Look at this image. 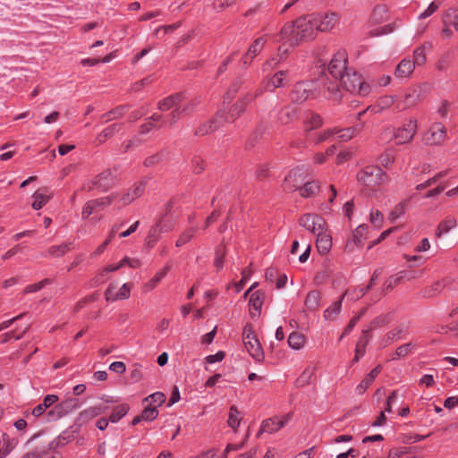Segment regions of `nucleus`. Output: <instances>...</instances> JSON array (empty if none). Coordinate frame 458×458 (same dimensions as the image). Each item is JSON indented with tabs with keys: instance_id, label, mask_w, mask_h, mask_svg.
<instances>
[{
	"instance_id": "nucleus-17",
	"label": "nucleus",
	"mask_w": 458,
	"mask_h": 458,
	"mask_svg": "<svg viewBox=\"0 0 458 458\" xmlns=\"http://www.w3.org/2000/svg\"><path fill=\"white\" fill-rule=\"evenodd\" d=\"M145 182L135 183L126 193L123 194L117 200L118 207H125L139 198L144 191Z\"/></svg>"
},
{
	"instance_id": "nucleus-27",
	"label": "nucleus",
	"mask_w": 458,
	"mask_h": 458,
	"mask_svg": "<svg viewBox=\"0 0 458 458\" xmlns=\"http://www.w3.org/2000/svg\"><path fill=\"white\" fill-rule=\"evenodd\" d=\"M381 370V366L374 368L356 386L355 392L357 394H362L368 389V387L376 379Z\"/></svg>"
},
{
	"instance_id": "nucleus-43",
	"label": "nucleus",
	"mask_w": 458,
	"mask_h": 458,
	"mask_svg": "<svg viewBox=\"0 0 458 458\" xmlns=\"http://www.w3.org/2000/svg\"><path fill=\"white\" fill-rule=\"evenodd\" d=\"M409 201L408 199H405L399 204H397L394 209L389 214V219L392 222L396 221L398 218L402 217L408 208Z\"/></svg>"
},
{
	"instance_id": "nucleus-14",
	"label": "nucleus",
	"mask_w": 458,
	"mask_h": 458,
	"mask_svg": "<svg viewBox=\"0 0 458 458\" xmlns=\"http://www.w3.org/2000/svg\"><path fill=\"white\" fill-rule=\"evenodd\" d=\"M262 93V90H258L255 94H248L244 98H240L230 109L228 114L224 117L227 123H233L239 115L245 110L248 103L255 99Z\"/></svg>"
},
{
	"instance_id": "nucleus-3",
	"label": "nucleus",
	"mask_w": 458,
	"mask_h": 458,
	"mask_svg": "<svg viewBox=\"0 0 458 458\" xmlns=\"http://www.w3.org/2000/svg\"><path fill=\"white\" fill-rule=\"evenodd\" d=\"M357 181L360 184L368 187H377L386 184L390 181L388 174L377 165H367L357 174Z\"/></svg>"
},
{
	"instance_id": "nucleus-28",
	"label": "nucleus",
	"mask_w": 458,
	"mask_h": 458,
	"mask_svg": "<svg viewBox=\"0 0 458 458\" xmlns=\"http://www.w3.org/2000/svg\"><path fill=\"white\" fill-rule=\"evenodd\" d=\"M443 25L451 26L458 32V8H449L442 16Z\"/></svg>"
},
{
	"instance_id": "nucleus-50",
	"label": "nucleus",
	"mask_w": 458,
	"mask_h": 458,
	"mask_svg": "<svg viewBox=\"0 0 458 458\" xmlns=\"http://www.w3.org/2000/svg\"><path fill=\"white\" fill-rule=\"evenodd\" d=\"M165 401V396L161 392H156L149 394L144 399L145 403H148L149 406H156L157 408L162 405Z\"/></svg>"
},
{
	"instance_id": "nucleus-9",
	"label": "nucleus",
	"mask_w": 458,
	"mask_h": 458,
	"mask_svg": "<svg viewBox=\"0 0 458 458\" xmlns=\"http://www.w3.org/2000/svg\"><path fill=\"white\" fill-rule=\"evenodd\" d=\"M421 98V85H414L409 88L401 98H398L396 109L404 111L414 106Z\"/></svg>"
},
{
	"instance_id": "nucleus-63",
	"label": "nucleus",
	"mask_w": 458,
	"mask_h": 458,
	"mask_svg": "<svg viewBox=\"0 0 458 458\" xmlns=\"http://www.w3.org/2000/svg\"><path fill=\"white\" fill-rule=\"evenodd\" d=\"M225 353L223 351H218L215 354H211L206 357V362L208 364H214L216 362H220L225 359Z\"/></svg>"
},
{
	"instance_id": "nucleus-12",
	"label": "nucleus",
	"mask_w": 458,
	"mask_h": 458,
	"mask_svg": "<svg viewBox=\"0 0 458 458\" xmlns=\"http://www.w3.org/2000/svg\"><path fill=\"white\" fill-rule=\"evenodd\" d=\"M182 94H176L174 96H170L168 98H164L162 101L159 102L158 108L161 111H167L171 108H174L172 113L170 114V124L176 122V120L180 116V109L182 107Z\"/></svg>"
},
{
	"instance_id": "nucleus-44",
	"label": "nucleus",
	"mask_w": 458,
	"mask_h": 458,
	"mask_svg": "<svg viewBox=\"0 0 458 458\" xmlns=\"http://www.w3.org/2000/svg\"><path fill=\"white\" fill-rule=\"evenodd\" d=\"M319 185L316 182H306L302 187L299 186L300 194L303 198H310L318 191Z\"/></svg>"
},
{
	"instance_id": "nucleus-25",
	"label": "nucleus",
	"mask_w": 458,
	"mask_h": 458,
	"mask_svg": "<svg viewBox=\"0 0 458 458\" xmlns=\"http://www.w3.org/2000/svg\"><path fill=\"white\" fill-rule=\"evenodd\" d=\"M262 304L263 294L259 292L252 293L249 301L250 315L252 318L259 317Z\"/></svg>"
},
{
	"instance_id": "nucleus-33",
	"label": "nucleus",
	"mask_w": 458,
	"mask_h": 458,
	"mask_svg": "<svg viewBox=\"0 0 458 458\" xmlns=\"http://www.w3.org/2000/svg\"><path fill=\"white\" fill-rule=\"evenodd\" d=\"M169 270V266H165L162 269L158 270L155 276L149 279L143 286L144 290L147 292L152 291L157 287L159 282L163 280V278L166 276Z\"/></svg>"
},
{
	"instance_id": "nucleus-52",
	"label": "nucleus",
	"mask_w": 458,
	"mask_h": 458,
	"mask_svg": "<svg viewBox=\"0 0 458 458\" xmlns=\"http://www.w3.org/2000/svg\"><path fill=\"white\" fill-rule=\"evenodd\" d=\"M158 416V411L156 406H146L140 413L143 421H152Z\"/></svg>"
},
{
	"instance_id": "nucleus-40",
	"label": "nucleus",
	"mask_w": 458,
	"mask_h": 458,
	"mask_svg": "<svg viewBox=\"0 0 458 458\" xmlns=\"http://www.w3.org/2000/svg\"><path fill=\"white\" fill-rule=\"evenodd\" d=\"M114 197V195H112L102 198L100 199H93L88 201V216L91 214L97 208L105 207L111 204Z\"/></svg>"
},
{
	"instance_id": "nucleus-56",
	"label": "nucleus",
	"mask_w": 458,
	"mask_h": 458,
	"mask_svg": "<svg viewBox=\"0 0 458 458\" xmlns=\"http://www.w3.org/2000/svg\"><path fill=\"white\" fill-rule=\"evenodd\" d=\"M196 229L193 227L185 230L179 237V239L176 241V246L181 247L191 241V239L193 237L195 233Z\"/></svg>"
},
{
	"instance_id": "nucleus-55",
	"label": "nucleus",
	"mask_w": 458,
	"mask_h": 458,
	"mask_svg": "<svg viewBox=\"0 0 458 458\" xmlns=\"http://www.w3.org/2000/svg\"><path fill=\"white\" fill-rule=\"evenodd\" d=\"M338 128H330L318 133L317 142H323L335 138Z\"/></svg>"
},
{
	"instance_id": "nucleus-61",
	"label": "nucleus",
	"mask_w": 458,
	"mask_h": 458,
	"mask_svg": "<svg viewBox=\"0 0 458 458\" xmlns=\"http://www.w3.org/2000/svg\"><path fill=\"white\" fill-rule=\"evenodd\" d=\"M49 283L48 279H44L37 284L27 285L24 289L25 293H35L41 290L46 284Z\"/></svg>"
},
{
	"instance_id": "nucleus-60",
	"label": "nucleus",
	"mask_w": 458,
	"mask_h": 458,
	"mask_svg": "<svg viewBox=\"0 0 458 458\" xmlns=\"http://www.w3.org/2000/svg\"><path fill=\"white\" fill-rule=\"evenodd\" d=\"M225 255L224 247H218L216 250L215 266L217 269L224 267V257Z\"/></svg>"
},
{
	"instance_id": "nucleus-26",
	"label": "nucleus",
	"mask_w": 458,
	"mask_h": 458,
	"mask_svg": "<svg viewBox=\"0 0 458 458\" xmlns=\"http://www.w3.org/2000/svg\"><path fill=\"white\" fill-rule=\"evenodd\" d=\"M131 284H123L118 290L115 295H112L111 291L105 292V297L106 301L114 302L118 300H127L131 295Z\"/></svg>"
},
{
	"instance_id": "nucleus-35",
	"label": "nucleus",
	"mask_w": 458,
	"mask_h": 458,
	"mask_svg": "<svg viewBox=\"0 0 458 458\" xmlns=\"http://www.w3.org/2000/svg\"><path fill=\"white\" fill-rule=\"evenodd\" d=\"M322 125L320 115L312 112H308L304 116V126L307 131L315 130Z\"/></svg>"
},
{
	"instance_id": "nucleus-21",
	"label": "nucleus",
	"mask_w": 458,
	"mask_h": 458,
	"mask_svg": "<svg viewBox=\"0 0 458 458\" xmlns=\"http://www.w3.org/2000/svg\"><path fill=\"white\" fill-rule=\"evenodd\" d=\"M114 182V176L108 170L99 174L92 182V187L102 191H107Z\"/></svg>"
},
{
	"instance_id": "nucleus-39",
	"label": "nucleus",
	"mask_w": 458,
	"mask_h": 458,
	"mask_svg": "<svg viewBox=\"0 0 458 458\" xmlns=\"http://www.w3.org/2000/svg\"><path fill=\"white\" fill-rule=\"evenodd\" d=\"M32 208L36 210L40 209L50 199L51 195L47 194V191H37L33 194Z\"/></svg>"
},
{
	"instance_id": "nucleus-22",
	"label": "nucleus",
	"mask_w": 458,
	"mask_h": 458,
	"mask_svg": "<svg viewBox=\"0 0 458 458\" xmlns=\"http://www.w3.org/2000/svg\"><path fill=\"white\" fill-rule=\"evenodd\" d=\"M297 117V110L290 105L284 106L277 114L276 123L286 125L293 123Z\"/></svg>"
},
{
	"instance_id": "nucleus-58",
	"label": "nucleus",
	"mask_w": 458,
	"mask_h": 458,
	"mask_svg": "<svg viewBox=\"0 0 458 458\" xmlns=\"http://www.w3.org/2000/svg\"><path fill=\"white\" fill-rule=\"evenodd\" d=\"M249 435L250 434L247 433L244 440L242 443H240V444H235V445L234 444H228L226 445V447H225V449L224 451V454H223L221 458H227V454L229 452H231V451H237V450L242 449L244 446V445H245V443H246V441H247V439L249 437Z\"/></svg>"
},
{
	"instance_id": "nucleus-45",
	"label": "nucleus",
	"mask_w": 458,
	"mask_h": 458,
	"mask_svg": "<svg viewBox=\"0 0 458 458\" xmlns=\"http://www.w3.org/2000/svg\"><path fill=\"white\" fill-rule=\"evenodd\" d=\"M242 85V79H237L235 81H233L224 96V103H230L234 98Z\"/></svg>"
},
{
	"instance_id": "nucleus-64",
	"label": "nucleus",
	"mask_w": 458,
	"mask_h": 458,
	"mask_svg": "<svg viewBox=\"0 0 458 458\" xmlns=\"http://www.w3.org/2000/svg\"><path fill=\"white\" fill-rule=\"evenodd\" d=\"M109 369L117 374H123L126 370V366L123 361H114L109 365Z\"/></svg>"
},
{
	"instance_id": "nucleus-13",
	"label": "nucleus",
	"mask_w": 458,
	"mask_h": 458,
	"mask_svg": "<svg viewBox=\"0 0 458 458\" xmlns=\"http://www.w3.org/2000/svg\"><path fill=\"white\" fill-rule=\"evenodd\" d=\"M295 26L299 29V33L303 40H309L315 38L317 30L311 14L303 15L295 20Z\"/></svg>"
},
{
	"instance_id": "nucleus-10",
	"label": "nucleus",
	"mask_w": 458,
	"mask_h": 458,
	"mask_svg": "<svg viewBox=\"0 0 458 458\" xmlns=\"http://www.w3.org/2000/svg\"><path fill=\"white\" fill-rule=\"evenodd\" d=\"M293 418V413L289 412L283 416H276L273 418H269L264 420L261 423L260 428L257 434V437H259L263 433L273 434L279 429L283 428L285 425L289 423V421Z\"/></svg>"
},
{
	"instance_id": "nucleus-18",
	"label": "nucleus",
	"mask_w": 458,
	"mask_h": 458,
	"mask_svg": "<svg viewBox=\"0 0 458 458\" xmlns=\"http://www.w3.org/2000/svg\"><path fill=\"white\" fill-rule=\"evenodd\" d=\"M416 65L411 57H404L397 64L394 70V76L400 80H408L411 77Z\"/></svg>"
},
{
	"instance_id": "nucleus-20",
	"label": "nucleus",
	"mask_w": 458,
	"mask_h": 458,
	"mask_svg": "<svg viewBox=\"0 0 458 458\" xmlns=\"http://www.w3.org/2000/svg\"><path fill=\"white\" fill-rule=\"evenodd\" d=\"M433 48V45L429 41L424 42L413 50L412 59L416 66H422L427 62V54Z\"/></svg>"
},
{
	"instance_id": "nucleus-6",
	"label": "nucleus",
	"mask_w": 458,
	"mask_h": 458,
	"mask_svg": "<svg viewBox=\"0 0 458 458\" xmlns=\"http://www.w3.org/2000/svg\"><path fill=\"white\" fill-rule=\"evenodd\" d=\"M418 130L416 118H410L401 126L394 130V140L396 145H404L412 141Z\"/></svg>"
},
{
	"instance_id": "nucleus-54",
	"label": "nucleus",
	"mask_w": 458,
	"mask_h": 458,
	"mask_svg": "<svg viewBox=\"0 0 458 458\" xmlns=\"http://www.w3.org/2000/svg\"><path fill=\"white\" fill-rule=\"evenodd\" d=\"M413 349V345L411 344H404L401 346H399L395 352L392 356V360H398L400 358L407 356L409 353L411 352Z\"/></svg>"
},
{
	"instance_id": "nucleus-47",
	"label": "nucleus",
	"mask_w": 458,
	"mask_h": 458,
	"mask_svg": "<svg viewBox=\"0 0 458 458\" xmlns=\"http://www.w3.org/2000/svg\"><path fill=\"white\" fill-rule=\"evenodd\" d=\"M342 308V300L334 302L324 311V318L327 320H334L340 313Z\"/></svg>"
},
{
	"instance_id": "nucleus-24",
	"label": "nucleus",
	"mask_w": 458,
	"mask_h": 458,
	"mask_svg": "<svg viewBox=\"0 0 458 458\" xmlns=\"http://www.w3.org/2000/svg\"><path fill=\"white\" fill-rule=\"evenodd\" d=\"M266 38L264 37L258 38L249 47L248 52L243 57V63L246 64L250 63L264 48Z\"/></svg>"
},
{
	"instance_id": "nucleus-62",
	"label": "nucleus",
	"mask_w": 458,
	"mask_h": 458,
	"mask_svg": "<svg viewBox=\"0 0 458 458\" xmlns=\"http://www.w3.org/2000/svg\"><path fill=\"white\" fill-rule=\"evenodd\" d=\"M398 396V392L396 390L393 391L389 396L387 397V400L386 402V407L384 411L387 413L392 412V406L396 403Z\"/></svg>"
},
{
	"instance_id": "nucleus-15",
	"label": "nucleus",
	"mask_w": 458,
	"mask_h": 458,
	"mask_svg": "<svg viewBox=\"0 0 458 458\" xmlns=\"http://www.w3.org/2000/svg\"><path fill=\"white\" fill-rule=\"evenodd\" d=\"M446 138V131L441 123H435L431 125L428 131L424 136L426 144L438 145Z\"/></svg>"
},
{
	"instance_id": "nucleus-38",
	"label": "nucleus",
	"mask_w": 458,
	"mask_h": 458,
	"mask_svg": "<svg viewBox=\"0 0 458 458\" xmlns=\"http://www.w3.org/2000/svg\"><path fill=\"white\" fill-rule=\"evenodd\" d=\"M320 302V294L318 291L310 292L305 299L304 305L310 311L316 310Z\"/></svg>"
},
{
	"instance_id": "nucleus-48",
	"label": "nucleus",
	"mask_w": 458,
	"mask_h": 458,
	"mask_svg": "<svg viewBox=\"0 0 458 458\" xmlns=\"http://www.w3.org/2000/svg\"><path fill=\"white\" fill-rule=\"evenodd\" d=\"M71 249H72L71 243H63L61 245L51 246L48 249L47 253L50 256L58 258V257L64 256L66 252L71 250Z\"/></svg>"
},
{
	"instance_id": "nucleus-7",
	"label": "nucleus",
	"mask_w": 458,
	"mask_h": 458,
	"mask_svg": "<svg viewBox=\"0 0 458 458\" xmlns=\"http://www.w3.org/2000/svg\"><path fill=\"white\" fill-rule=\"evenodd\" d=\"M243 344L249 354L258 362L264 360V352L259 341L257 339L250 326L243 329Z\"/></svg>"
},
{
	"instance_id": "nucleus-5",
	"label": "nucleus",
	"mask_w": 458,
	"mask_h": 458,
	"mask_svg": "<svg viewBox=\"0 0 458 458\" xmlns=\"http://www.w3.org/2000/svg\"><path fill=\"white\" fill-rule=\"evenodd\" d=\"M320 87L318 80L297 82L290 93V99L293 103L302 104L310 98H316L318 95V88Z\"/></svg>"
},
{
	"instance_id": "nucleus-4",
	"label": "nucleus",
	"mask_w": 458,
	"mask_h": 458,
	"mask_svg": "<svg viewBox=\"0 0 458 458\" xmlns=\"http://www.w3.org/2000/svg\"><path fill=\"white\" fill-rule=\"evenodd\" d=\"M339 82L347 91L362 97L368 96L371 92L370 85L367 84L362 77L352 69L345 72Z\"/></svg>"
},
{
	"instance_id": "nucleus-49",
	"label": "nucleus",
	"mask_w": 458,
	"mask_h": 458,
	"mask_svg": "<svg viewBox=\"0 0 458 458\" xmlns=\"http://www.w3.org/2000/svg\"><path fill=\"white\" fill-rule=\"evenodd\" d=\"M287 76V72L284 71L277 72L269 79L267 86H271L273 89L284 86V81Z\"/></svg>"
},
{
	"instance_id": "nucleus-37",
	"label": "nucleus",
	"mask_w": 458,
	"mask_h": 458,
	"mask_svg": "<svg viewBox=\"0 0 458 458\" xmlns=\"http://www.w3.org/2000/svg\"><path fill=\"white\" fill-rule=\"evenodd\" d=\"M388 19V11L386 5H377L374 8L370 20L373 23H382Z\"/></svg>"
},
{
	"instance_id": "nucleus-1",
	"label": "nucleus",
	"mask_w": 458,
	"mask_h": 458,
	"mask_svg": "<svg viewBox=\"0 0 458 458\" xmlns=\"http://www.w3.org/2000/svg\"><path fill=\"white\" fill-rule=\"evenodd\" d=\"M347 56L344 52L336 53L331 59L328 66L327 72L332 76V80L327 78V74L323 72L321 76L318 79V82L322 86L324 94L328 98H336L339 92V81L343 79L348 69Z\"/></svg>"
},
{
	"instance_id": "nucleus-41",
	"label": "nucleus",
	"mask_w": 458,
	"mask_h": 458,
	"mask_svg": "<svg viewBox=\"0 0 458 458\" xmlns=\"http://www.w3.org/2000/svg\"><path fill=\"white\" fill-rule=\"evenodd\" d=\"M129 409V405L126 403L116 406L109 417V421L112 423L118 422L128 413Z\"/></svg>"
},
{
	"instance_id": "nucleus-36",
	"label": "nucleus",
	"mask_w": 458,
	"mask_h": 458,
	"mask_svg": "<svg viewBox=\"0 0 458 458\" xmlns=\"http://www.w3.org/2000/svg\"><path fill=\"white\" fill-rule=\"evenodd\" d=\"M287 342L290 348L299 351L304 347L306 338L299 332H293L289 335Z\"/></svg>"
},
{
	"instance_id": "nucleus-16",
	"label": "nucleus",
	"mask_w": 458,
	"mask_h": 458,
	"mask_svg": "<svg viewBox=\"0 0 458 458\" xmlns=\"http://www.w3.org/2000/svg\"><path fill=\"white\" fill-rule=\"evenodd\" d=\"M303 174L300 168L293 169L285 176L283 188L285 191H294L303 182Z\"/></svg>"
},
{
	"instance_id": "nucleus-2",
	"label": "nucleus",
	"mask_w": 458,
	"mask_h": 458,
	"mask_svg": "<svg viewBox=\"0 0 458 458\" xmlns=\"http://www.w3.org/2000/svg\"><path fill=\"white\" fill-rule=\"evenodd\" d=\"M303 40L299 33V29L295 26V21L285 23L280 30V33L275 38V41L280 43L276 57H273L264 64V70L275 67L284 58L289 51Z\"/></svg>"
},
{
	"instance_id": "nucleus-11",
	"label": "nucleus",
	"mask_w": 458,
	"mask_h": 458,
	"mask_svg": "<svg viewBox=\"0 0 458 458\" xmlns=\"http://www.w3.org/2000/svg\"><path fill=\"white\" fill-rule=\"evenodd\" d=\"M300 225L316 235L327 228L326 220L322 216L310 213L300 218Z\"/></svg>"
},
{
	"instance_id": "nucleus-30",
	"label": "nucleus",
	"mask_w": 458,
	"mask_h": 458,
	"mask_svg": "<svg viewBox=\"0 0 458 458\" xmlns=\"http://www.w3.org/2000/svg\"><path fill=\"white\" fill-rule=\"evenodd\" d=\"M457 225L456 219L454 216H447L437 226L436 236L440 238L447 234Z\"/></svg>"
},
{
	"instance_id": "nucleus-8",
	"label": "nucleus",
	"mask_w": 458,
	"mask_h": 458,
	"mask_svg": "<svg viewBox=\"0 0 458 458\" xmlns=\"http://www.w3.org/2000/svg\"><path fill=\"white\" fill-rule=\"evenodd\" d=\"M317 31L327 32L336 25L339 17L335 12L311 13Z\"/></svg>"
},
{
	"instance_id": "nucleus-51",
	"label": "nucleus",
	"mask_w": 458,
	"mask_h": 458,
	"mask_svg": "<svg viewBox=\"0 0 458 458\" xmlns=\"http://www.w3.org/2000/svg\"><path fill=\"white\" fill-rule=\"evenodd\" d=\"M398 100V98L396 96H389L386 95L381 97L377 103V107L379 110H385L389 107H391L394 103L396 104Z\"/></svg>"
},
{
	"instance_id": "nucleus-34",
	"label": "nucleus",
	"mask_w": 458,
	"mask_h": 458,
	"mask_svg": "<svg viewBox=\"0 0 458 458\" xmlns=\"http://www.w3.org/2000/svg\"><path fill=\"white\" fill-rule=\"evenodd\" d=\"M242 420V417L241 416V413L238 411L237 407L234 405H232L229 409L227 425L234 432H236L241 424Z\"/></svg>"
},
{
	"instance_id": "nucleus-31",
	"label": "nucleus",
	"mask_w": 458,
	"mask_h": 458,
	"mask_svg": "<svg viewBox=\"0 0 458 458\" xmlns=\"http://www.w3.org/2000/svg\"><path fill=\"white\" fill-rule=\"evenodd\" d=\"M125 266L131 268H138L141 266V261L139 259L125 256L117 264L109 265V270L115 272Z\"/></svg>"
},
{
	"instance_id": "nucleus-59",
	"label": "nucleus",
	"mask_w": 458,
	"mask_h": 458,
	"mask_svg": "<svg viewBox=\"0 0 458 458\" xmlns=\"http://www.w3.org/2000/svg\"><path fill=\"white\" fill-rule=\"evenodd\" d=\"M383 214L379 210H372L370 212V222L377 228H380L383 224Z\"/></svg>"
},
{
	"instance_id": "nucleus-42",
	"label": "nucleus",
	"mask_w": 458,
	"mask_h": 458,
	"mask_svg": "<svg viewBox=\"0 0 458 458\" xmlns=\"http://www.w3.org/2000/svg\"><path fill=\"white\" fill-rule=\"evenodd\" d=\"M360 127H348L344 129H338V131L336 132L335 138L343 140V141H348L351 139L353 138L356 132L360 131Z\"/></svg>"
},
{
	"instance_id": "nucleus-19",
	"label": "nucleus",
	"mask_w": 458,
	"mask_h": 458,
	"mask_svg": "<svg viewBox=\"0 0 458 458\" xmlns=\"http://www.w3.org/2000/svg\"><path fill=\"white\" fill-rule=\"evenodd\" d=\"M316 247L320 255L329 253L333 245V239L327 228L316 235Z\"/></svg>"
},
{
	"instance_id": "nucleus-53",
	"label": "nucleus",
	"mask_w": 458,
	"mask_h": 458,
	"mask_svg": "<svg viewBox=\"0 0 458 458\" xmlns=\"http://www.w3.org/2000/svg\"><path fill=\"white\" fill-rule=\"evenodd\" d=\"M110 272H114V270H109V265L105 267L103 269L99 270L95 277L92 279V283L94 285H100L104 284L107 278L108 274Z\"/></svg>"
},
{
	"instance_id": "nucleus-23",
	"label": "nucleus",
	"mask_w": 458,
	"mask_h": 458,
	"mask_svg": "<svg viewBox=\"0 0 458 458\" xmlns=\"http://www.w3.org/2000/svg\"><path fill=\"white\" fill-rule=\"evenodd\" d=\"M408 328L406 326H398L393 330L389 331L382 340V345L386 346L390 344L392 342L401 340L404 338L407 334Z\"/></svg>"
},
{
	"instance_id": "nucleus-46",
	"label": "nucleus",
	"mask_w": 458,
	"mask_h": 458,
	"mask_svg": "<svg viewBox=\"0 0 458 458\" xmlns=\"http://www.w3.org/2000/svg\"><path fill=\"white\" fill-rule=\"evenodd\" d=\"M394 152L392 149H387L379 156L377 161L381 166L389 168L394 164Z\"/></svg>"
},
{
	"instance_id": "nucleus-32",
	"label": "nucleus",
	"mask_w": 458,
	"mask_h": 458,
	"mask_svg": "<svg viewBox=\"0 0 458 458\" xmlns=\"http://www.w3.org/2000/svg\"><path fill=\"white\" fill-rule=\"evenodd\" d=\"M316 374V367L315 366H308L304 370L301 372V374L299 376V377L296 380V385L298 386H305L311 383L312 378L314 377Z\"/></svg>"
},
{
	"instance_id": "nucleus-57",
	"label": "nucleus",
	"mask_w": 458,
	"mask_h": 458,
	"mask_svg": "<svg viewBox=\"0 0 458 458\" xmlns=\"http://www.w3.org/2000/svg\"><path fill=\"white\" fill-rule=\"evenodd\" d=\"M440 6V3L431 2L426 10L420 13L418 16L419 20L426 19L435 13Z\"/></svg>"
},
{
	"instance_id": "nucleus-29",
	"label": "nucleus",
	"mask_w": 458,
	"mask_h": 458,
	"mask_svg": "<svg viewBox=\"0 0 458 458\" xmlns=\"http://www.w3.org/2000/svg\"><path fill=\"white\" fill-rule=\"evenodd\" d=\"M224 118V115L219 113L216 117H215L210 122H207L199 126V128L197 131V134L199 135H205L208 133H210L216 130L221 123V120Z\"/></svg>"
}]
</instances>
